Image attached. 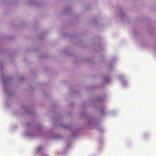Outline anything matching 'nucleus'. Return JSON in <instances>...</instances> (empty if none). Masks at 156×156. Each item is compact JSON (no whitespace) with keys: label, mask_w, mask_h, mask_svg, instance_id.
Here are the masks:
<instances>
[{"label":"nucleus","mask_w":156,"mask_h":156,"mask_svg":"<svg viewBox=\"0 0 156 156\" xmlns=\"http://www.w3.org/2000/svg\"><path fill=\"white\" fill-rule=\"evenodd\" d=\"M23 135L26 138H32L34 136V133L32 131L27 130L24 133Z\"/></svg>","instance_id":"1"},{"label":"nucleus","mask_w":156,"mask_h":156,"mask_svg":"<svg viewBox=\"0 0 156 156\" xmlns=\"http://www.w3.org/2000/svg\"><path fill=\"white\" fill-rule=\"evenodd\" d=\"M1 79H2V81L3 82H4V79H3V74H1Z\"/></svg>","instance_id":"4"},{"label":"nucleus","mask_w":156,"mask_h":156,"mask_svg":"<svg viewBox=\"0 0 156 156\" xmlns=\"http://www.w3.org/2000/svg\"><path fill=\"white\" fill-rule=\"evenodd\" d=\"M43 156H48V155H43Z\"/></svg>","instance_id":"5"},{"label":"nucleus","mask_w":156,"mask_h":156,"mask_svg":"<svg viewBox=\"0 0 156 156\" xmlns=\"http://www.w3.org/2000/svg\"><path fill=\"white\" fill-rule=\"evenodd\" d=\"M119 79L121 81L122 85L125 86L128 83L127 81L125 80V77L122 75H120L119 77Z\"/></svg>","instance_id":"2"},{"label":"nucleus","mask_w":156,"mask_h":156,"mask_svg":"<svg viewBox=\"0 0 156 156\" xmlns=\"http://www.w3.org/2000/svg\"><path fill=\"white\" fill-rule=\"evenodd\" d=\"M41 149V146H39L38 147H37L35 149L36 151L37 152H38Z\"/></svg>","instance_id":"3"}]
</instances>
